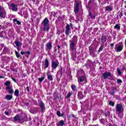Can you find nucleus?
<instances>
[{
  "instance_id": "obj_5",
  "label": "nucleus",
  "mask_w": 126,
  "mask_h": 126,
  "mask_svg": "<svg viewBox=\"0 0 126 126\" xmlns=\"http://www.w3.org/2000/svg\"><path fill=\"white\" fill-rule=\"evenodd\" d=\"M60 63L58 60L55 61H52L51 62V67L52 69H56V68L59 66Z\"/></svg>"
},
{
  "instance_id": "obj_52",
  "label": "nucleus",
  "mask_w": 126,
  "mask_h": 126,
  "mask_svg": "<svg viewBox=\"0 0 126 126\" xmlns=\"http://www.w3.org/2000/svg\"><path fill=\"white\" fill-rule=\"evenodd\" d=\"M5 114L6 116H8V115H9V113L7 111H5Z\"/></svg>"
},
{
  "instance_id": "obj_48",
  "label": "nucleus",
  "mask_w": 126,
  "mask_h": 126,
  "mask_svg": "<svg viewBox=\"0 0 126 126\" xmlns=\"http://www.w3.org/2000/svg\"><path fill=\"white\" fill-rule=\"evenodd\" d=\"M123 82V81H122V80L119 79L117 80V83H118V84H120V83H122Z\"/></svg>"
},
{
  "instance_id": "obj_13",
  "label": "nucleus",
  "mask_w": 126,
  "mask_h": 126,
  "mask_svg": "<svg viewBox=\"0 0 126 126\" xmlns=\"http://www.w3.org/2000/svg\"><path fill=\"white\" fill-rule=\"evenodd\" d=\"M111 76V72H105L102 73V77L104 78V79H107L108 77H110Z\"/></svg>"
},
{
  "instance_id": "obj_28",
  "label": "nucleus",
  "mask_w": 126,
  "mask_h": 126,
  "mask_svg": "<svg viewBox=\"0 0 126 126\" xmlns=\"http://www.w3.org/2000/svg\"><path fill=\"white\" fill-rule=\"evenodd\" d=\"M80 74H84V71L83 69H80L79 71H78L77 75H80Z\"/></svg>"
},
{
  "instance_id": "obj_51",
  "label": "nucleus",
  "mask_w": 126,
  "mask_h": 126,
  "mask_svg": "<svg viewBox=\"0 0 126 126\" xmlns=\"http://www.w3.org/2000/svg\"><path fill=\"white\" fill-rule=\"evenodd\" d=\"M123 12H121L120 14V18H122V16H123Z\"/></svg>"
},
{
  "instance_id": "obj_44",
  "label": "nucleus",
  "mask_w": 126,
  "mask_h": 126,
  "mask_svg": "<svg viewBox=\"0 0 126 126\" xmlns=\"http://www.w3.org/2000/svg\"><path fill=\"white\" fill-rule=\"evenodd\" d=\"M44 79H45V77H41V78H38V80L40 82H42V81H43V80H44Z\"/></svg>"
},
{
  "instance_id": "obj_47",
  "label": "nucleus",
  "mask_w": 126,
  "mask_h": 126,
  "mask_svg": "<svg viewBox=\"0 0 126 126\" xmlns=\"http://www.w3.org/2000/svg\"><path fill=\"white\" fill-rule=\"evenodd\" d=\"M61 33H63V31H57V34H58V35H61Z\"/></svg>"
},
{
  "instance_id": "obj_12",
  "label": "nucleus",
  "mask_w": 126,
  "mask_h": 126,
  "mask_svg": "<svg viewBox=\"0 0 126 126\" xmlns=\"http://www.w3.org/2000/svg\"><path fill=\"white\" fill-rule=\"evenodd\" d=\"M89 50L90 55L92 56V57H94L95 55V49L92 47V45L89 47Z\"/></svg>"
},
{
  "instance_id": "obj_18",
  "label": "nucleus",
  "mask_w": 126,
  "mask_h": 126,
  "mask_svg": "<svg viewBox=\"0 0 126 126\" xmlns=\"http://www.w3.org/2000/svg\"><path fill=\"white\" fill-rule=\"evenodd\" d=\"M113 10V7L108 5L105 7V11H112Z\"/></svg>"
},
{
  "instance_id": "obj_1",
  "label": "nucleus",
  "mask_w": 126,
  "mask_h": 126,
  "mask_svg": "<svg viewBox=\"0 0 126 126\" xmlns=\"http://www.w3.org/2000/svg\"><path fill=\"white\" fill-rule=\"evenodd\" d=\"M70 47L71 52V58L74 62L76 61V45L77 44V36L74 35L70 41Z\"/></svg>"
},
{
  "instance_id": "obj_10",
  "label": "nucleus",
  "mask_w": 126,
  "mask_h": 126,
  "mask_svg": "<svg viewBox=\"0 0 126 126\" xmlns=\"http://www.w3.org/2000/svg\"><path fill=\"white\" fill-rule=\"evenodd\" d=\"M52 44V43L51 42H49L46 44L45 48L46 51H51L52 50V48L53 47Z\"/></svg>"
},
{
  "instance_id": "obj_26",
  "label": "nucleus",
  "mask_w": 126,
  "mask_h": 126,
  "mask_svg": "<svg viewBox=\"0 0 126 126\" xmlns=\"http://www.w3.org/2000/svg\"><path fill=\"white\" fill-rule=\"evenodd\" d=\"M5 99H6V100H7L8 101H10V100H11V99H12V95H6L5 96Z\"/></svg>"
},
{
  "instance_id": "obj_19",
  "label": "nucleus",
  "mask_w": 126,
  "mask_h": 126,
  "mask_svg": "<svg viewBox=\"0 0 126 126\" xmlns=\"http://www.w3.org/2000/svg\"><path fill=\"white\" fill-rule=\"evenodd\" d=\"M92 64H93V63L91 61H90V60L87 61V63L85 64V65L87 67H90V66H91Z\"/></svg>"
},
{
  "instance_id": "obj_14",
  "label": "nucleus",
  "mask_w": 126,
  "mask_h": 126,
  "mask_svg": "<svg viewBox=\"0 0 126 126\" xmlns=\"http://www.w3.org/2000/svg\"><path fill=\"white\" fill-rule=\"evenodd\" d=\"M65 33L66 36H68V35H69V33H70V26H69V25H66Z\"/></svg>"
},
{
  "instance_id": "obj_16",
  "label": "nucleus",
  "mask_w": 126,
  "mask_h": 126,
  "mask_svg": "<svg viewBox=\"0 0 126 126\" xmlns=\"http://www.w3.org/2000/svg\"><path fill=\"white\" fill-rule=\"evenodd\" d=\"M11 10L12 11H17L18 8H17V5H15L14 3L11 4Z\"/></svg>"
},
{
  "instance_id": "obj_17",
  "label": "nucleus",
  "mask_w": 126,
  "mask_h": 126,
  "mask_svg": "<svg viewBox=\"0 0 126 126\" xmlns=\"http://www.w3.org/2000/svg\"><path fill=\"white\" fill-rule=\"evenodd\" d=\"M6 90L8 91L9 94H12L14 92L13 89H12V87L11 86H7L6 87Z\"/></svg>"
},
{
  "instance_id": "obj_46",
  "label": "nucleus",
  "mask_w": 126,
  "mask_h": 126,
  "mask_svg": "<svg viewBox=\"0 0 126 126\" xmlns=\"http://www.w3.org/2000/svg\"><path fill=\"white\" fill-rule=\"evenodd\" d=\"M117 72L119 75H121L122 74V72H121V70H120L119 68L117 69Z\"/></svg>"
},
{
  "instance_id": "obj_49",
  "label": "nucleus",
  "mask_w": 126,
  "mask_h": 126,
  "mask_svg": "<svg viewBox=\"0 0 126 126\" xmlns=\"http://www.w3.org/2000/svg\"><path fill=\"white\" fill-rule=\"evenodd\" d=\"M13 30H12V32H11V31H9V34H10V35H13Z\"/></svg>"
},
{
  "instance_id": "obj_36",
  "label": "nucleus",
  "mask_w": 126,
  "mask_h": 126,
  "mask_svg": "<svg viewBox=\"0 0 126 126\" xmlns=\"http://www.w3.org/2000/svg\"><path fill=\"white\" fill-rule=\"evenodd\" d=\"M4 85H5V86H10L9 85H10V81H7L5 82Z\"/></svg>"
},
{
  "instance_id": "obj_31",
  "label": "nucleus",
  "mask_w": 126,
  "mask_h": 126,
  "mask_svg": "<svg viewBox=\"0 0 126 126\" xmlns=\"http://www.w3.org/2000/svg\"><path fill=\"white\" fill-rule=\"evenodd\" d=\"M114 29H117V30H120L121 29V27L120 26V25H119V24H116L114 26Z\"/></svg>"
},
{
  "instance_id": "obj_34",
  "label": "nucleus",
  "mask_w": 126,
  "mask_h": 126,
  "mask_svg": "<svg viewBox=\"0 0 126 126\" xmlns=\"http://www.w3.org/2000/svg\"><path fill=\"white\" fill-rule=\"evenodd\" d=\"M13 21L14 22H17V24H18V25H21V22H20V21L17 20V19H14Z\"/></svg>"
},
{
  "instance_id": "obj_4",
  "label": "nucleus",
  "mask_w": 126,
  "mask_h": 126,
  "mask_svg": "<svg viewBox=\"0 0 126 126\" xmlns=\"http://www.w3.org/2000/svg\"><path fill=\"white\" fill-rule=\"evenodd\" d=\"M123 48L124 44H123V42H120L115 45V50L116 52H119L123 51Z\"/></svg>"
},
{
  "instance_id": "obj_61",
  "label": "nucleus",
  "mask_w": 126,
  "mask_h": 126,
  "mask_svg": "<svg viewBox=\"0 0 126 126\" xmlns=\"http://www.w3.org/2000/svg\"><path fill=\"white\" fill-rule=\"evenodd\" d=\"M0 78H4V77L2 76H0Z\"/></svg>"
},
{
  "instance_id": "obj_27",
  "label": "nucleus",
  "mask_w": 126,
  "mask_h": 126,
  "mask_svg": "<svg viewBox=\"0 0 126 126\" xmlns=\"http://www.w3.org/2000/svg\"><path fill=\"white\" fill-rule=\"evenodd\" d=\"M21 55H23L26 54V57H29V55H30V52H21Z\"/></svg>"
},
{
  "instance_id": "obj_23",
  "label": "nucleus",
  "mask_w": 126,
  "mask_h": 126,
  "mask_svg": "<svg viewBox=\"0 0 126 126\" xmlns=\"http://www.w3.org/2000/svg\"><path fill=\"white\" fill-rule=\"evenodd\" d=\"M15 45H16L17 47H20L21 46H22V43H21L20 42H19V41L16 40L15 41Z\"/></svg>"
},
{
  "instance_id": "obj_30",
  "label": "nucleus",
  "mask_w": 126,
  "mask_h": 126,
  "mask_svg": "<svg viewBox=\"0 0 126 126\" xmlns=\"http://www.w3.org/2000/svg\"><path fill=\"white\" fill-rule=\"evenodd\" d=\"M15 96L18 97L19 96V90L16 89L15 91Z\"/></svg>"
},
{
  "instance_id": "obj_53",
  "label": "nucleus",
  "mask_w": 126,
  "mask_h": 126,
  "mask_svg": "<svg viewBox=\"0 0 126 126\" xmlns=\"http://www.w3.org/2000/svg\"><path fill=\"white\" fill-rule=\"evenodd\" d=\"M0 45L2 48H3V47H4V44L3 43L0 44Z\"/></svg>"
},
{
  "instance_id": "obj_15",
  "label": "nucleus",
  "mask_w": 126,
  "mask_h": 126,
  "mask_svg": "<svg viewBox=\"0 0 126 126\" xmlns=\"http://www.w3.org/2000/svg\"><path fill=\"white\" fill-rule=\"evenodd\" d=\"M39 106L41 109L42 112H44V111H45V104L42 100H40L39 101Z\"/></svg>"
},
{
  "instance_id": "obj_9",
  "label": "nucleus",
  "mask_w": 126,
  "mask_h": 126,
  "mask_svg": "<svg viewBox=\"0 0 126 126\" xmlns=\"http://www.w3.org/2000/svg\"><path fill=\"white\" fill-rule=\"evenodd\" d=\"M77 78H78V82L79 83H81V82H85V83H86V77L85 76H80L79 78V76H77Z\"/></svg>"
},
{
  "instance_id": "obj_32",
  "label": "nucleus",
  "mask_w": 126,
  "mask_h": 126,
  "mask_svg": "<svg viewBox=\"0 0 126 126\" xmlns=\"http://www.w3.org/2000/svg\"><path fill=\"white\" fill-rule=\"evenodd\" d=\"M59 125L60 126H63L64 125V122H63V120H61L59 122Z\"/></svg>"
},
{
  "instance_id": "obj_55",
  "label": "nucleus",
  "mask_w": 126,
  "mask_h": 126,
  "mask_svg": "<svg viewBox=\"0 0 126 126\" xmlns=\"http://www.w3.org/2000/svg\"><path fill=\"white\" fill-rule=\"evenodd\" d=\"M58 51H60V49H61V46L60 45H58Z\"/></svg>"
},
{
  "instance_id": "obj_40",
  "label": "nucleus",
  "mask_w": 126,
  "mask_h": 126,
  "mask_svg": "<svg viewBox=\"0 0 126 126\" xmlns=\"http://www.w3.org/2000/svg\"><path fill=\"white\" fill-rule=\"evenodd\" d=\"M57 116H58V117H63V114L61 115V112H60V111L57 112Z\"/></svg>"
},
{
  "instance_id": "obj_25",
  "label": "nucleus",
  "mask_w": 126,
  "mask_h": 126,
  "mask_svg": "<svg viewBox=\"0 0 126 126\" xmlns=\"http://www.w3.org/2000/svg\"><path fill=\"white\" fill-rule=\"evenodd\" d=\"M3 52L4 53V54H7V53L9 52V49L7 47L4 46Z\"/></svg>"
},
{
  "instance_id": "obj_7",
  "label": "nucleus",
  "mask_w": 126,
  "mask_h": 126,
  "mask_svg": "<svg viewBox=\"0 0 126 126\" xmlns=\"http://www.w3.org/2000/svg\"><path fill=\"white\" fill-rule=\"evenodd\" d=\"M5 15H6V13H5L4 8H2V7L0 5V17L1 18H4Z\"/></svg>"
},
{
  "instance_id": "obj_2",
  "label": "nucleus",
  "mask_w": 126,
  "mask_h": 126,
  "mask_svg": "<svg viewBox=\"0 0 126 126\" xmlns=\"http://www.w3.org/2000/svg\"><path fill=\"white\" fill-rule=\"evenodd\" d=\"M42 25L43 27L44 31L47 32L50 30V26H49V19L45 18L42 22Z\"/></svg>"
},
{
  "instance_id": "obj_50",
  "label": "nucleus",
  "mask_w": 126,
  "mask_h": 126,
  "mask_svg": "<svg viewBox=\"0 0 126 126\" xmlns=\"http://www.w3.org/2000/svg\"><path fill=\"white\" fill-rule=\"evenodd\" d=\"M108 39L111 42V41H112V37L111 36H109Z\"/></svg>"
},
{
  "instance_id": "obj_24",
  "label": "nucleus",
  "mask_w": 126,
  "mask_h": 126,
  "mask_svg": "<svg viewBox=\"0 0 126 126\" xmlns=\"http://www.w3.org/2000/svg\"><path fill=\"white\" fill-rule=\"evenodd\" d=\"M6 36V33L4 32H0V37L1 38H4Z\"/></svg>"
},
{
  "instance_id": "obj_54",
  "label": "nucleus",
  "mask_w": 126,
  "mask_h": 126,
  "mask_svg": "<svg viewBox=\"0 0 126 126\" xmlns=\"http://www.w3.org/2000/svg\"><path fill=\"white\" fill-rule=\"evenodd\" d=\"M12 79L13 81H14V82H16V80L15 79V78H12Z\"/></svg>"
},
{
  "instance_id": "obj_29",
  "label": "nucleus",
  "mask_w": 126,
  "mask_h": 126,
  "mask_svg": "<svg viewBox=\"0 0 126 126\" xmlns=\"http://www.w3.org/2000/svg\"><path fill=\"white\" fill-rule=\"evenodd\" d=\"M103 49H104V45L102 44H101V45L98 50V53H100V52H102V51H103Z\"/></svg>"
},
{
  "instance_id": "obj_8",
  "label": "nucleus",
  "mask_w": 126,
  "mask_h": 126,
  "mask_svg": "<svg viewBox=\"0 0 126 126\" xmlns=\"http://www.w3.org/2000/svg\"><path fill=\"white\" fill-rule=\"evenodd\" d=\"M63 75V67L60 66L59 70L57 72V78L58 79H61Z\"/></svg>"
},
{
  "instance_id": "obj_63",
  "label": "nucleus",
  "mask_w": 126,
  "mask_h": 126,
  "mask_svg": "<svg viewBox=\"0 0 126 126\" xmlns=\"http://www.w3.org/2000/svg\"><path fill=\"white\" fill-rule=\"evenodd\" d=\"M36 0H33V2H35Z\"/></svg>"
},
{
  "instance_id": "obj_59",
  "label": "nucleus",
  "mask_w": 126,
  "mask_h": 126,
  "mask_svg": "<svg viewBox=\"0 0 126 126\" xmlns=\"http://www.w3.org/2000/svg\"><path fill=\"white\" fill-rule=\"evenodd\" d=\"M27 91L29 92V87H27Z\"/></svg>"
},
{
  "instance_id": "obj_58",
  "label": "nucleus",
  "mask_w": 126,
  "mask_h": 126,
  "mask_svg": "<svg viewBox=\"0 0 126 126\" xmlns=\"http://www.w3.org/2000/svg\"><path fill=\"white\" fill-rule=\"evenodd\" d=\"M110 46L111 47H114V43H111Z\"/></svg>"
},
{
  "instance_id": "obj_6",
  "label": "nucleus",
  "mask_w": 126,
  "mask_h": 126,
  "mask_svg": "<svg viewBox=\"0 0 126 126\" xmlns=\"http://www.w3.org/2000/svg\"><path fill=\"white\" fill-rule=\"evenodd\" d=\"M116 112L118 113H121V112H124V107H123V104L122 103L117 104L116 105Z\"/></svg>"
},
{
  "instance_id": "obj_39",
  "label": "nucleus",
  "mask_w": 126,
  "mask_h": 126,
  "mask_svg": "<svg viewBox=\"0 0 126 126\" xmlns=\"http://www.w3.org/2000/svg\"><path fill=\"white\" fill-rule=\"evenodd\" d=\"M89 16H90L92 18H95V16L94 15H92V13L91 12V11H90L89 13Z\"/></svg>"
},
{
  "instance_id": "obj_20",
  "label": "nucleus",
  "mask_w": 126,
  "mask_h": 126,
  "mask_svg": "<svg viewBox=\"0 0 126 126\" xmlns=\"http://www.w3.org/2000/svg\"><path fill=\"white\" fill-rule=\"evenodd\" d=\"M49 60L48 59H46L44 61V65H45V68H48L49 67Z\"/></svg>"
},
{
  "instance_id": "obj_11",
  "label": "nucleus",
  "mask_w": 126,
  "mask_h": 126,
  "mask_svg": "<svg viewBox=\"0 0 126 126\" xmlns=\"http://www.w3.org/2000/svg\"><path fill=\"white\" fill-rule=\"evenodd\" d=\"M24 118H21L19 117L18 115H17L12 119V121L14 122H17V121H22V120H24Z\"/></svg>"
},
{
  "instance_id": "obj_35",
  "label": "nucleus",
  "mask_w": 126,
  "mask_h": 126,
  "mask_svg": "<svg viewBox=\"0 0 126 126\" xmlns=\"http://www.w3.org/2000/svg\"><path fill=\"white\" fill-rule=\"evenodd\" d=\"M47 78L48 80L52 81V80H53V76H52V75H49L47 77Z\"/></svg>"
},
{
  "instance_id": "obj_3",
  "label": "nucleus",
  "mask_w": 126,
  "mask_h": 126,
  "mask_svg": "<svg viewBox=\"0 0 126 126\" xmlns=\"http://www.w3.org/2000/svg\"><path fill=\"white\" fill-rule=\"evenodd\" d=\"M81 6V1L75 0V4H74V12L75 14L78 13L79 10V7Z\"/></svg>"
},
{
  "instance_id": "obj_21",
  "label": "nucleus",
  "mask_w": 126,
  "mask_h": 126,
  "mask_svg": "<svg viewBox=\"0 0 126 126\" xmlns=\"http://www.w3.org/2000/svg\"><path fill=\"white\" fill-rule=\"evenodd\" d=\"M101 42L104 43H105V42H106L107 41V37H106V36H105L104 35H102L101 36Z\"/></svg>"
},
{
  "instance_id": "obj_38",
  "label": "nucleus",
  "mask_w": 126,
  "mask_h": 126,
  "mask_svg": "<svg viewBox=\"0 0 126 126\" xmlns=\"http://www.w3.org/2000/svg\"><path fill=\"white\" fill-rule=\"evenodd\" d=\"M15 55H16L17 58L19 59V58H20V54L19 53H18V52L17 51H15Z\"/></svg>"
},
{
  "instance_id": "obj_57",
  "label": "nucleus",
  "mask_w": 126,
  "mask_h": 126,
  "mask_svg": "<svg viewBox=\"0 0 126 126\" xmlns=\"http://www.w3.org/2000/svg\"><path fill=\"white\" fill-rule=\"evenodd\" d=\"M25 105L26 106H28L29 105V103L28 102H26V103H25Z\"/></svg>"
},
{
  "instance_id": "obj_42",
  "label": "nucleus",
  "mask_w": 126,
  "mask_h": 126,
  "mask_svg": "<svg viewBox=\"0 0 126 126\" xmlns=\"http://www.w3.org/2000/svg\"><path fill=\"white\" fill-rule=\"evenodd\" d=\"M109 105L112 106V107H114V106H115V102H114L113 101L109 102Z\"/></svg>"
},
{
  "instance_id": "obj_37",
  "label": "nucleus",
  "mask_w": 126,
  "mask_h": 126,
  "mask_svg": "<svg viewBox=\"0 0 126 126\" xmlns=\"http://www.w3.org/2000/svg\"><path fill=\"white\" fill-rule=\"evenodd\" d=\"M71 95H72V92H69L67 95L66 96V98H67V99L69 98Z\"/></svg>"
},
{
  "instance_id": "obj_56",
  "label": "nucleus",
  "mask_w": 126,
  "mask_h": 126,
  "mask_svg": "<svg viewBox=\"0 0 126 126\" xmlns=\"http://www.w3.org/2000/svg\"><path fill=\"white\" fill-rule=\"evenodd\" d=\"M16 48H17L18 51H20V48H19V46H17Z\"/></svg>"
},
{
  "instance_id": "obj_33",
  "label": "nucleus",
  "mask_w": 126,
  "mask_h": 126,
  "mask_svg": "<svg viewBox=\"0 0 126 126\" xmlns=\"http://www.w3.org/2000/svg\"><path fill=\"white\" fill-rule=\"evenodd\" d=\"M118 116L119 118H123V117H124V114L123 113V112H118Z\"/></svg>"
},
{
  "instance_id": "obj_60",
  "label": "nucleus",
  "mask_w": 126,
  "mask_h": 126,
  "mask_svg": "<svg viewBox=\"0 0 126 126\" xmlns=\"http://www.w3.org/2000/svg\"><path fill=\"white\" fill-rule=\"evenodd\" d=\"M122 69H123V70H126V67L123 66V68Z\"/></svg>"
},
{
  "instance_id": "obj_22",
  "label": "nucleus",
  "mask_w": 126,
  "mask_h": 126,
  "mask_svg": "<svg viewBox=\"0 0 126 126\" xmlns=\"http://www.w3.org/2000/svg\"><path fill=\"white\" fill-rule=\"evenodd\" d=\"M78 99H83V94H82V92H78Z\"/></svg>"
},
{
  "instance_id": "obj_64",
  "label": "nucleus",
  "mask_w": 126,
  "mask_h": 126,
  "mask_svg": "<svg viewBox=\"0 0 126 126\" xmlns=\"http://www.w3.org/2000/svg\"><path fill=\"white\" fill-rule=\"evenodd\" d=\"M124 14H125V15H126V12H125Z\"/></svg>"
},
{
  "instance_id": "obj_43",
  "label": "nucleus",
  "mask_w": 126,
  "mask_h": 126,
  "mask_svg": "<svg viewBox=\"0 0 126 126\" xmlns=\"http://www.w3.org/2000/svg\"><path fill=\"white\" fill-rule=\"evenodd\" d=\"M92 2V0H90L89 1V3H88V8H91V5H90V3Z\"/></svg>"
},
{
  "instance_id": "obj_62",
  "label": "nucleus",
  "mask_w": 126,
  "mask_h": 126,
  "mask_svg": "<svg viewBox=\"0 0 126 126\" xmlns=\"http://www.w3.org/2000/svg\"><path fill=\"white\" fill-rule=\"evenodd\" d=\"M1 28H2V27L0 25V29H1Z\"/></svg>"
},
{
  "instance_id": "obj_41",
  "label": "nucleus",
  "mask_w": 126,
  "mask_h": 126,
  "mask_svg": "<svg viewBox=\"0 0 126 126\" xmlns=\"http://www.w3.org/2000/svg\"><path fill=\"white\" fill-rule=\"evenodd\" d=\"M71 89H72V90H76V87L75 86V85H71Z\"/></svg>"
},
{
  "instance_id": "obj_45",
  "label": "nucleus",
  "mask_w": 126,
  "mask_h": 126,
  "mask_svg": "<svg viewBox=\"0 0 126 126\" xmlns=\"http://www.w3.org/2000/svg\"><path fill=\"white\" fill-rule=\"evenodd\" d=\"M57 13H58L57 12H52V13H51V14H52V15H53V16H54V17H56V16H57Z\"/></svg>"
}]
</instances>
